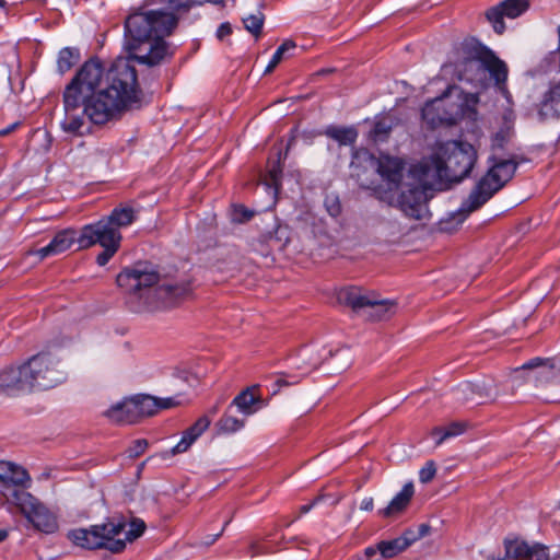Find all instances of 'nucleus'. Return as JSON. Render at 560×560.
I'll return each instance as SVG.
<instances>
[{"label":"nucleus","instance_id":"f257e3e1","mask_svg":"<svg viewBox=\"0 0 560 560\" xmlns=\"http://www.w3.org/2000/svg\"><path fill=\"white\" fill-rule=\"evenodd\" d=\"M61 128L69 133H82L85 120L103 125L121 112L138 106L141 91L130 60L117 58L105 71L102 62L92 58L78 70L63 91Z\"/></svg>","mask_w":560,"mask_h":560},{"label":"nucleus","instance_id":"f03ea898","mask_svg":"<svg viewBox=\"0 0 560 560\" xmlns=\"http://www.w3.org/2000/svg\"><path fill=\"white\" fill-rule=\"evenodd\" d=\"M513 136V122L504 119L502 127L491 139V149L493 152L490 158L491 166L478 180L467 199L462 202L460 208L456 212L451 213L448 219L440 222L439 226L441 231L452 232L460 225L471 212L481 208L512 179L520 161L516 160L515 156L504 159L499 154V151L509 145Z\"/></svg>","mask_w":560,"mask_h":560},{"label":"nucleus","instance_id":"7ed1b4c3","mask_svg":"<svg viewBox=\"0 0 560 560\" xmlns=\"http://www.w3.org/2000/svg\"><path fill=\"white\" fill-rule=\"evenodd\" d=\"M177 25V18L166 11L135 12L125 22L126 48L131 58L147 66L159 65L167 55L163 40Z\"/></svg>","mask_w":560,"mask_h":560},{"label":"nucleus","instance_id":"20e7f679","mask_svg":"<svg viewBox=\"0 0 560 560\" xmlns=\"http://www.w3.org/2000/svg\"><path fill=\"white\" fill-rule=\"evenodd\" d=\"M477 160L474 147L466 142L447 141L438 144L434 153L413 166L424 180L460 182L467 177Z\"/></svg>","mask_w":560,"mask_h":560},{"label":"nucleus","instance_id":"39448f33","mask_svg":"<svg viewBox=\"0 0 560 560\" xmlns=\"http://www.w3.org/2000/svg\"><path fill=\"white\" fill-rule=\"evenodd\" d=\"M454 74L458 81L470 83L479 90H485L491 79L501 92H505L508 66L482 45L465 48V56L454 66Z\"/></svg>","mask_w":560,"mask_h":560},{"label":"nucleus","instance_id":"423d86ee","mask_svg":"<svg viewBox=\"0 0 560 560\" xmlns=\"http://www.w3.org/2000/svg\"><path fill=\"white\" fill-rule=\"evenodd\" d=\"M159 273L147 265H137L118 273L116 282L129 293L130 308L136 313L149 312L159 307L156 288Z\"/></svg>","mask_w":560,"mask_h":560},{"label":"nucleus","instance_id":"0eeeda50","mask_svg":"<svg viewBox=\"0 0 560 560\" xmlns=\"http://www.w3.org/2000/svg\"><path fill=\"white\" fill-rule=\"evenodd\" d=\"M125 529V521L112 517L102 524L73 528L68 532L67 537L73 545L85 550L105 549L120 553L126 548V539L121 537Z\"/></svg>","mask_w":560,"mask_h":560},{"label":"nucleus","instance_id":"6e6552de","mask_svg":"<svg viewBox=\"0 0 560 560\" xmlns=\"http://www.w3.org/2000/svg\"><path fill=\"white\" fill-rule=\"evenodd\" d=\"M30 392L46 390L63 382L68 372L61 359L49 351L39 352L24 362Z\"/></svg>","mask_w":560,"mask_h":560},{"label":"nucleus","instance_id":"1a4fd4ad","mask_svg":"<svg viewBox=\"0 0 560 560\" xmlns=\"http://www.w3.org/2000/svg\"><path fill=\"white\" fill-rule=\"evenodd\" d=\"M411 173L418 177L417 183H407L402 185L399 194L384 192L380 198L387 202L389 206L398 208L407 218L413 220H424L429 217V209L427 206V184L430 180H424L421 172Z\"/></svg>","mask_w":560,"mask_h":560},{"label":"nucleus","instance_id":"9d476101","mask_svg":"<svg viewBox=\"0 0 560 560\" xmlns=\"http://www.w3.org/2000/svg\"><path fill=\"white\" fill-rule=\"evenodd\" d=\"M5 502L16 506L25 518L38 530L50 534L58 529L57 516L32 493L25 490H10Z\"/></svg>","mask_w":560,"mask_h":560},{"label":"nucleus","instance_id":"9b49d317","mask_svg":"<svg viewBox=\"0 0 560 560\" xmlns=\"http://www.w3.org/2000/svg\"><path fill=\"white\" fill-rule=\"evenodd\" d=\"M456 86H448L446 92L430 102L422 108L423 120L432 128L440 125H454L463 115L462 104H448V96L457 92Z\"/></svg>","mask_w":560,"mask_h":560},{"label":"nucleus","instance_id":"f8f14e48","mask_svg":"<svg viewBox=\"0 0 560 560\" xmlns=\"http://www.w3.org/2000/svg\"><path fill=\"white\" fill-rule=\"evenodd\" d=\"M354 160L375 170L382 179L390 186V188L401 187L400 184L406 166V163L401 158L390 156L388 154H381L376 158L369 151L361 150L354 154Z\"/></svg>","mask_w":560,"mask_h":560},{"label":"nucleus","instance_id":"ddd939ff","mask_svg":"<svg viewBox=\"0 0 560 560\" xmlns=\"http://www.w3.org/2000/svg\"><path fill=\"white\" fill-rule=\"evenodd\" d=\"M121 234L105 219L84 225L78 237V248H89L95 244L102 247L120 246Z\"/></svg>","mask_w":560,"mask_h":560},{"label":"nucleus","instance_id":"4468645a","mask_svg":"<svg viewBox=\"0 0 560 560\" xmlns=\"http://www.w3.org/2000/svg\"><path fill=\"white\" fill-rule=\"evenodd\" d=\"M529 7L528 0H504L499 5L491 8L487 12V19L492 24L498 34L505 30L503 16L515 19L524 13Z\"/></svg>","mask_w":560,"mask_h":560},{"label":"nucleus","instance_id":"2eb2a0df","mask_svg":"<svg viewBox=\"0 0 560 560\" xmlns=\"http://www.w3.org/2000/svg\"><path fill=\"white\" fill-rule=\"evenodd\" d=\"M0 482L2 489L0 494L5 500V493L10 490H24L31 483L28 472L20 465L12 462L0 460Z\"/></svg>","mask_w":560,"mask_h":560},{"label":"nucleus","instance_id":"dca6fc26","mask_svg":"<svg viewBox=\"0 0 560 560\" xmlns=\"http://www.w3.org/2000/svg\"><path fill=\"white\" fill-rule=\"evenodd\" d=\"M158 299L165 306L189 298L192 293V284L188 279L168 281L156 287Z\"/></svg>","mask_w":560,"mask_h":560},{"label":"nucleus","instance_id":"f3484780","mask_svg":"<svg viewBox=\"0 0 560 560\" xmlns=\"http://www.w3.org/2000/svg\"><path fill=\"white\" fill-rule=\"evenodd\" d=\"M78 237L74 230L68 229L58 232L47 246L36 250L28 252L30 255H36L40 260L65 253L74 244H78Z\"/></svg>","mask_w":560,"mask_h":560},{"label":"nucleus","instance_id":"a211bd4d","mask_svg":"<svg viewBox=\"0 0 560 560\" xmlns=\"http://www.w3.org/2000/svg\"><path fill=\"white\" fill-rule=\"evenodd\" d=\"M24 363L18 366H8L0 371L1 393H30Z\"/></svg>","mask_w":560,"mask_h":560},{"label":"nucleus","instance_id":"6ab92c4d","mask_svg":"<svg viewBox=\"0 0 560 560\" xmlns=\"http://www.w3.org/2000/svg\"><path fill=\"white\" fill-rule=\"evenodd\" d=\"M416 540L417 537L413 533L406 532L397 538L382 540L375 546H369L365 549H373L375 551L376 557L374 560H380L381 558L389 559L406 550Z\"/></svg>","mask_w":560,"mask_h":560},{"label":"nucleus","instance_id":"aec40b11","mask_svg":"<svg viewBox=\"0 0 560 560\" xmlns=\"http://www.w3.org/2000/svg\"><path fill=\"white\" fill-rule=\"evenodd\" d=\"M211 419L208 416L200 417L192 425L183 432L180 441L171 450L172 455L185 453L195 441L209 428Z\"/></svg>","mask_w":560,"mask_h":560},{"label":"nucleus","instance_id":"412c9836","mask_svg":"<svg viewBox=\"0 0 560 560\" xmlns=\"http://www.w3.org/2000/svg\"><path fill=\"white\" fill-rule=\"evenodd\" d=\"M375 296L374 293L365 292L359 288H350L343 290L339 299L353 311H365L368 313L372 304H374Z\"/></svg>","mask_w":560,"mask_h":560},{"label":"nucleus","instance_id":"4be33fe9","mask_svg":"<svg viewBox=\"0 0 560 560\" xmlns=\"http://www.w3.org/2000/svg\"><path fill=\"white\" fill-rule=\"evenodd\" d=\"M106 417L118 424H130L139 421L136 402L132 398H126L122 401L112 406L106 412Z\"/></svg>","mask_w":560,"mask_h":560},{"label":"nucleus","instance_id":"5701e85b","mask_svg":"<svg viewBox=\"0 0 560 560\" xmlns=\"http://www.w3.org/2000/svg\"><path fill=\"white\" fill-rule=\"evenodd\" d=\"M505 555L511 560H532L534 553L542 552L540 545L529 546L527 542L518 539L505 540Z\"/></svg>","mask_w":560,"mask_h":560},{"label":"nucleus","instance_id":"b1692460","mask_svg":"<svg viewBox=\"0 0 560 560\" xmlns=\"http://www.w3.org/2000/svg\"><path fill=\"white\" fill-rule=\"evenodd\" d=\"M413 494V483H406L402 489L392 499L388 505L385 509L378 511V514L384 517H390L401 513L408 506Z\"/></svg>","mask_w":560,"mask_h":560},{"label":"nucleus","instance_id":"393cba45","mask_svg":"<svg viewBox=\"0 0 560 560\" xmlns=\"http://www.w3.org/2000/svg\"><path fill=\"white\" fill-rule=\"evenodd\" d=\"M113 156V149L107 143H97L92 147L85 156V162L91 167L107 166Z\"/></svg>","mask_w":560,"mask_h":560},{"label":"nucleus","instance_id":"a878e982","mask_svg":"<svg viewBox=\"0 0 560 560\" xmlns=\"http://www.w3.org/2000/svg\"><path fill=\"white\" fill-rule=\"evenodd\" d=\"M397 125V119L390 115L385 114L376 118L374 127L370 132V137L375 142H383L387 140L390 131Z\"/></svg>","mask_w":560,"mask_h":560},{"label":"nucleus","instance_id":"bb28decb","mask_svg":"<svg viewBox=\"0 0 560 560\" xmlns=\"http://www.w3.org/2000/svg\"><path fill=\"white\" fill-rule=\"evenodd\" d=\"M539 114L542 117L560 115V84L553 85L540 103Z\"/></svg>","mask_w":560,"mask_h":560},{"label":"nucleus","instance_id":"cd10ccee","mask_svg":"<svg viewBox=\"0 0 560 560\" xmlns=\"http://www.w3.org/2000/svg\"><path fill=\"white\" fill-rule=\"evenodd\" d=\"M259 400L252 388H246L233 399L231 406H235L240 412L247 417L257 411L256 405Z\"/></svg>","mask_w":560,"mask_h":560},{"label":"nucleus","instance_id":"c85d7f7f","mask_svg":"<svg viewBox=\"0 0 560 560\" xmlns=\"http://www.w3.org/2000/svg\"><path fill=\"white\" fill-rule=\"evenodd\" d=\"M104 219L119 231L120 228L128 226L136 220V211L131 207H118Z\"/></svg>","mask_w":560,"mask_h":560},{"label":"nucleus","instance_id":"c756f323","mask_svg":"<svg viewBox=\"0 0 560 560\" xmlns=\"http://www.w3.org/2000/svg\"><path fill=\"white\" fill-rule=\"evenodd\" d=\"M325 135L340 145H351L358 138V132L353 127H336L330 126L326 129Z\"/></svg>","mask_w":560,"mask_h":560},{"label":"nucleus","instance_id":"7c9ffc66","mask_svg":"<svg viewBox=\"0 0 560 560\" xmlns=\"http://www.w3.org/2000/svg\"><path fill=\"white\" fill-rule=\"evenodd\" d=\"M396 312V303L389 300L374 299L371 310L366 313L369 317L375 320L386 319Z\"/></svg>","mask_w":560,"mask_h":560},{"label":"nucleus","instance_id":"2f4dec72","mask_svg":"<svg viewBox=\"0 0 560 560\" xmlns=\"http://www.w3.org/2000/svg\"><path fill=\"white\" fill-rule=\"evenodd\" d=\"M136 402V411L139 420L153 416L159 410L158 398L149 395H137L131 397Z\"/></svg>","mask_w":560,"mask_h":560},{"label":"nucleus","instance_id":"473e14b6","mask_svg":"<svg viewBox=\"0 0 560 560\" xmlns=\"http://www.w3.org/2000/svg\"><path fill=\"white\" fill-rule=\"evenodd\" d=\"M245 425L244 419H238L229 413V411L224 412V415L218 420L215 423V428L219 434H232Z\"/></svg>","mask_w":560,"mask_h":560},{"label":"nucleus","instance_id":"72a5a7b5","mask_svg":"<svg viewBox=\"0 0 560 560\" xmlns=\"http://www.w3.org/2000/svg\"><path fill=\"white\" fill-rule=\"evenodd\" d=\"M80 59V51L77 48L66 47L59 51L57 67L60 73L69 71Z\"/></svg>","mask_w":560,"mask_h":560},{"label":"nucleus","instance_id":"f704fd0d","mask_svg":"<svg viewBox=\"0 0 560 560\" xmlns=\"http://www.w3.org/2000/svg\"><path fill=\"white\" fill-rule=\"evenodd\" d=\"M265 15L261 12L243 18L244 27L256 38L261 34Z\"/></svg>","mask_w":560,"mask_h":560},{"label":"nucleus","instance_id":"c9c22d12","mask_svg":"<svg viewBox=\"0 0 560 560\" xmlns=\"http://www.w3.org/2000/svg\"><path fill=\"white\" fill-rule=\"evenodd\" d=\"M295 47V44L292 40H287L282 45L278 47L276 52L273 54L271 60L269 61L268 66L265 69V73H270L273 71V69L280 63V61L283 59L287 51L293 49Z\"/></svg>","mask_w":560,"mask_h":560},{"label":"nucleus","instance_id":"e433bc0d","mask_svg":"<svg viewBox=\"0 0 560 560\" xmlns=\"http://www.w3.org/2000/svg\"><path fill=\"white\" fill-rule=\"evenodd\" d=\"M128 527V530H124L122 533V539H126V542L133 541L135 539L139 538L145 529V523L140 518H133L129 523Z\"/></svg>","mask_w":560,"mask_h":560},{"label":"nucleus","instance_id":"4c0bfd02","mask_svg":"<svg viewBox=\"0 0 560 560\" xmlns=\"http://www.w3.org/2000/svg\"><path fill=\"white\" fill-rule=\"evenodd\" d=\"M301 358L303 362L312 369H316L317 366H319L323 360L325 359V357L322 354V351L313 348L304 349L301 352Z\"/></svg>","mask_w":560,"mask_h":560},{"label":"nucleus","instance_id":"58836bf2","mask_svg":"<svg viewBox=\"0 0 560 560\" xmlns=\"http://www.w3.org/2000/svg\"><path fill=\"white\" fill-rule=\"evenodd\" d=\"M465 424L462 422H453L444 428L443 435L436 441V445H441L446 439L462 434L465 431Z\"/></svg>","mask_w":560,"mask_h":560},{"label":"nucleus","instance_id":"ea45409f","mask_svg":"<svg viewBox=\"0 0 560 560\" xmlns=\"http://www.w3.org/2000/svg\"><path fill=\"white\" fill-rule=\"evenodd\" d=\"M206 0H168L170 5L175 11H188L192 7L201 5Z\"/></svg>","mask_w":560,"mask_h":560},{"label":"nucleus","instance_id":"a19ab883","mask_svg":"<svg viewBox=\"0 0 560 560\" xmlns=\"http://www.w3.org/2000/svg\"><path fill=\"white\" fill-rule=\"evenodd\" d=\"M436 474V467L434 462L429 460L425 463V465L420 469L419 471V480L422 483L430 482Z\"/></svg>","mask_w":560,"mask_h":560},{"label":"nucleus","instance_id":"79ce46f5","mask_svg":"<svg viewBox=\"0 0 560 560\" xmlns=\"http://www.w3.org/2000/svg\"><path fill=\"white\" fill-rule=\"evenodd\" d=\"M272 550L268 548L267 546L262 545L259 540L253 539L250 540L248 545L247 553L250 558L261 556V555H268L271 553Z\"/></svg>","mask_w":560,"mask_h":560},{"label":"nucleus","instance_id":"37998d69","mask_svg":"<svg viewBox=\"0 0 560 560\" xmlns=\"http://www.w3.org/2000/svg\"><path fill=\"white\" fill-rule=\"evenodd\" d=\"M148 445H149V443L144 439H139V440L133 441L132 444L127 450L128 456L130 458L139 457L140 455H142L145 452Z\"/></svg>","mask_w":560,"mask_h":560},{"label":"nucleus","instance_id":"c03bdc74","mask_svg":"<svg viewBox=\"0 0 560 560\" xmlns=\"http://www.w3.org/2000/svg\"><path fill=\"white\" fill-rule=\"evenodd\" d=\"M253 212L244 206H235L232 213V220L237 223H243L252 219Z\"/></svg>","mask_w":560,"mask_h":560},{"label":"nucleus","instance_id":"a18cd8bd","mask_svg":"<svg viewBox=\"0 0 560 560\" xmlns=\"http://www.w3.org/2000/svg\"><path fill=\"white\" fill-rule=\"evenodd\" d=\"M103 252L100 253L96 257V262L100 266H105L109 259L116 254L119 246H112V247H103Z\"/></svg>","mask_w":560,"mask_h":560},{"label":"nucleus","instance_id":"49530a36","mask_svg":"<svg viewBox=\"0 0 560 560\" xmlns=\"http://www.w3.org/2000/svg\"><path fill=\"white\" fill-rule=\"evenodd\" d=\"M325 205L327 207V211L329 212L330 215L332 217H337L340 214L341 212V207H340V203L337 199H329L327 198L326 201H325Z\"/></svg>","mask_w":560,"mask_h":560},{"label":"nucleus","instance_id":"de8ad7c7","mask_svg":"<svg viewBox=\"0 0 560 560\" xmlns=\"http://www.w3.org/2000/svg\"><path fill=\"white\" fill-rule=\"evenodd\" d=\"M180 401L176 397H167L158 399L159 410L160 409H170L175 406H178Z\"/></svg>","mask_w":560,"mask_h":560},{"label":"nucleus","instance_id":"09e8293b","mask_svg":"<svg viewBox=\"0 0 560 560\" xmlns=\"http://www.w3.org/2000/svg\"><path fill=\"white\" fill-rule=\"evenodd\" d=\"M281 175V168L279 166H273L271 170H269V185L278 187L279 179Z\"/></svg>","mask_w":560,"mask_h":560},{"label":"nucleus","instance_id":"8fccbe9b","mask_svg":"<svg viewBox=\"0 0 560 560\" xmlns=\"http://www.w3.org/2000/svg\"><path fill=\"white\" fill-rule=\"evenodd\" d=\"M376 557L373 549H364L361 553H357L351 560H374Z\"/></svg>","mask_w":560,"mask_h":560},{"label":"nucleus","instance_id":"3c124183","mask_svg":"<svg viewBox=\"0 0 560 560\" xmlns=\"http://www.w3.org/2000/svg\"><path fill=\"white\" fill-rule=\"evenodd\" d=\"M474 386L470 384V383H465V384H462L458 388H457V393L458 394H463L465 396V399H469V395L470 394H474Z\"/></svg>","mask_w":560,"mask_h":560},{"label":"nucleus","instance_id":"603ef678","mask_svg":"<svg viewBox=\"0 0 560 560\" xmlns=\"http://www.w3.org/2000/svg\"><path fill=\"white\" fill-rule=\"evenodd\" d=\"M232 33V27L229 23H222L219 28H218V32H217V35L220 39H222L223 37L230 35Z\"/></svg>","mask_w":560,"mask_h":560},{"label":"nucleus","instance_id":"864d4df0","mask_svg":"<svg viewBox=\"0 0 560 560\" xmlns=\"http://www.w3.org/2000/svg\"><path fill=\"white\" fill-rule=\"evenodd\" d=\"M548 363V361H542L541 359L539 358H536V359H533L530 361H528L527 363H525L523 365V369H535V368H538V366H545L546 364Z\"/></svg>","mask_w":560,"mask_h":560},{"label":"nucleus","instance_id":"5fc2aeb1","mask_svg":"<svg viewBox=\"0 0 560 560\" xmlns=\"http://www.w3.org/2000/svg\"><path fill=\"white\" fill-rule=\"evenodd\" d=\"M374 508V501H373V498L372 497H368V498H364L362 501H361V504H360V509L362 511H372Z\"/></svg>","mask_w":560,"mask_h":560},{"label":"nucleus","instance_id":"6e6d98bb","mask_svg":"<svg viewBox=\"0 0 560 560\" xmlns=\"http://www.w3.org/2000/svg\"><path fill=\"white\" fill-rule=\"evenodd\" d=\"M479 101L478 98V92H475V93H467L466 95V104L469 105V104H477Z\"/></svg>","mask_w":560,"mask_h":560},{"label":"nucleus","instance_id":"4d7b16f0","mask_svg":"<svg viewBox=\"0 0 560 560\" xmlns=\"http://www.w3.org/2000/svg\"><path fill=\"white\" fill-rule=\"evenodd\" d=\"M445 429L436 427L431 431V435L438 438L436 441L443 435Z\"/></svg>","mask_w":560,"mask_h":560},{"label":"nucleus","instance_id":"13d9d810","mask_svg":"<svg viewBox=\"0 0 560 560\" xmlns=\"http://www.w3.org/2000/svg\"><path fill=\"white\" fill-rule=\"evenodd\" d=\"M419 530H420L419 535H415L417 537V539L420 537H423L424 535H427L429 533V526L422 524V525H420Z\"/></svg>","mask_w":560,"mask_h":560},{"label":"nucleus","instance_id":"bf43d9fd","mask_svg":"<svg viewBox=\"0 0 560 560\" xmlns=\"http://www.w3.org/2000/svg\"><path fill=\"white\" fill-rule=\"evenodd\" d=\"M544 549L542 552L534 553V557H536L537 560H548V556L546 553V548L544 546H540Z\"/></svg>","mask_w":560,"mask_h":560},{"label":"nucleus","instance_id":"052dcab7","mask_svg":"<svg viewBox=\"0 0 560 560\" xmlns=\"http://www.w3.org/2000/svg\"><path fill=\"white\" fill-rule=\"evenodd\" d=\"M314 503H311V504H304L300 508V513L301 514H305L307 512L311 511V509L313 508Z\"/></svg>","mask_w":560,"mask_h":560},{"label":"nucleus","instance_id":"680f3d73","mask_svg":"<svg viewBox=\"0 0 560 560\" xmlns=\"http://www.w3.org/2000/svg\"><path fill=\"white\" fill-rule=\"evenodd\" d=\"M276 385H277V386H279V387H281V386H287V385H289V383H288L284 378H281V377H280V378H278V380L276 381Z\"/></svg>","mask_w":560,"mask_h":560},{"label":"nucleus","instance_id":"e2e57ef3","mask_svg":"<svg viewBox=\"0 0 560 560\" xmlns=\"http://www.w3.org/2000/svg\"><path fill=\"white\" fill-rule=\"evenodd\" d=\"M8 537V532L4 529L0 530V542L3 541Z\"/></svg>","mask_w":560,"mask_h":560},{"label":"nucleus","instance_id":"0e129e2a","mask_svg":"<svg viewBox=\"0 0 560 560\" xmlns=\"http://www.w3.org/2000/svg\"><path fill=\"white\" fill-rule=\"evenodd\" d=\"M218 412V406H214L210 409V413L215 415Z\"/></svg>","mask_w":560,"mask_h":560},{"label":"nucleus","instance_id":"69168bd1","mask_svg":"<svg viewBox=\"0 0 560 560\" xmlns=\"http://www.w3.org/2000/svg\"><path fill=\"white\" fill-rule=\"evenodd\" d=\"M361 186L365 187V188H372L371 185L366 184L365 182L361 180Z\"/></svg>","mask_w":560,"mask_h":560},{"label":"nucleus","instance_id":"338daca9","mask_svg":"<svg viewBox=\"0 0 560 560\" xmlns=\"http://www.w3.org/2000/svg\"><path fill=\"white\" fill-rule=\"evenodd\" d=\"M221 536V533L217 534L213 536L211 542L215 541L219 537Z\"/></svg>","mask_w":560,"mask_h":560},{"label":"nucleus","instance_id":"774afa93","mask_svg":"<svg viewBox=\"0 0 560 560\" xmlns=\"http://www.w3.org/2000/svg\"><path fill=\"white\" fill-rule=\"evenodd\" d=\"M558 35H559V50H560V26L558 27Z\"/></svg>","mask_w":560,"mask_h":560}]
</instances>
